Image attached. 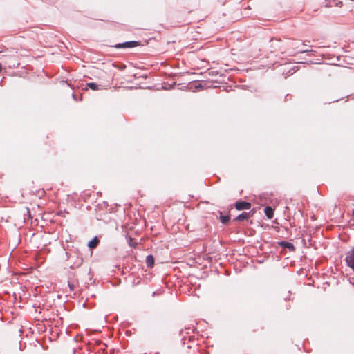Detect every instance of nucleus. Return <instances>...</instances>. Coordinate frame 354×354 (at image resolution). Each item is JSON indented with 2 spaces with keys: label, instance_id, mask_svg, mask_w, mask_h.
Masks as SVG:
<instances>
[{
  "label": "nucleus",
  "instance_id": "f257e3e1",
  "mask_svg": "<svg viewBox=\"0 0 354 354\" xmlns=\"http://www.w3.org/2000/svg\"><path fill=\"white\" fill-rule=\"evenodd\" d=\"M276 50L281 53H285L287 50H295L297 48V44L294 41L282 43L280 40L277 41Z\"/></svg>",
  "mask_w": 354,
  "mask_h": 354
},
{
  "label": "nucleus",
  "instance_id": "f03ea898",
  "mask_svg": "<svg viewBox=\"0 0 354 354\" xmlns=\"http://www.w3.org/2000/svg\"><path fill=\"white\" fill-rule=\"evenodd\" d=\"M6 64L9 68H15L19 66V57L18 55L9 56L6 58Z\"/></svg>",
  "mask_w": 354,
  "mask_h": 354
},
{
  "label": "nucleus",
  "instance_id": "7ed1b4c3",
  "mask_svg": "<svg viewBox=\"0 0 354 354\" xmlns=\"http://www.w3.org/2000/svg\"><path fill=\"white\" fill-rule=\"evenodd\" d=\"M346 265L354 270V247L346 254Z\"/></svg>",
  "mask_w": 354,
  "mask_h": 354
},
{
  "label": "nucleus",
  "instance_id": "20e7f679",
  "mask_svg": "<svg viewBox=\"0 0 354 354\" xmlns=\"http://www.w3.org/2000/svg\"><path fill=\"white\" fill-rule=\"evenodd\" d=\"M140 42L138 41H128V42H124V43H122V44H115L114 46L115 48H134V47H136V46H140Z\"/></svg>",
  "mask_w": 354,
  "mask_h": 354
},
{
  "label": "nucleus",
  "instance_id": "39448f33",
  "mask_svg": "<svg viewBox=\"0 0 354 354\" xmlns=\"http://www.w3.org/2000/svg\"><path fill=\"white\" fill-rule=\"evenodd\" d=\"M237 210L249 209L251 207V203L246 201H238L235 204Z\"/></svg>",
  "mask_w": 354,
  "mask_h": 354
},
{
  "label": "nucleus",
  "instance_id": "423d86ee",
  "mask_svg": "<svg viewBox=\"0 0 354 354\" xmlns=\"http://www.w3.org/2000/svg\"><path fill=\"white\" fill-rule=\"evenodd\" d=\"M252 216V214L250 212H243L239 214L236 218V221H242L244 220H248Z\"/></svg>",
  "mask_w": 354,
  "mask_h": 354
},
{
  "label": "nucleus",
  "instance_id": "0eeeda50",
  "mask_svg": "<svg viewBox=\"0 0 354 354\" xmlns=\"http://www.w3.org/2000/svg\"><path fill=\"white\" fill-rule=\"evenodd\" d=\"M279 245L283 248L289 249L290 251H294L295 250L294 245L290 242L282 241L279 243Z\"/></svg>",
  "mask_w": 354,
  "mask_h": 354
},
{
  "label": "nucleus",
  "instance_id": "6e6552de",
  "mask_svg": "<svg viewBox=\"0 0 354 354\" xmlns=\"http://www.w3.org/2000/svg\"><path fill=\"white\" fill-rule=\"evenodd\" d=\"M264 212L268 218H270V219L272 218V217L274 216V212L271 207L267 206L264 209Z\"/></svg>",
  "mask_w": 354,
  "mask_h": 354
},
{
  "label": "nucleus",
  "instance_id": "1a4fd4ad",
  "mask_svg": "<svg viewBox=\"0 0 354 354\" xmlns=\"http://www.w3.org/2000/svg\"><path fill=\"white\" fill-rule=\"evenodd\" d=\"M146 264L147 267L151 268L154 265V258L152 255H148L146 257Z\"/></svg>",
  "mask_w": 354,
  "mask_h": 354
},
{
  "label": "nucleus",
  "instance_id": "9d476101",
  "mask_svg": "<svg viewBox=\"0 0 354 354\" xmlns=\"http://www.w3.org/2000/svg\"><path fill=\"white\" fill-rule=\"evenodd\" d=\"M334 6L341 7L342 6V1L337 2L335 0H332V1H329L328 4L326 5V7H332Z\"/></svg>",
  "mask_w": 354,
  "mask_h": 354
},
{
  "label": "nucleus",
  "instance_id": "9b49d317",
  "mask_svg": "<svg viewBox=\"0 0 354 354\" xmlns=\"http://www.w3.org/2000/svg\"><path fill=\"white\" fill-rule=\"evenodd\" d=\"M98 243H99L98 239L97 238H95L88 243V246L91 248H94L97 245Z\"/></svg>",
  "mask_w": 354,
  "mask_h": 354
},
{
  "label": "nucleus",
  "instance_id": "f8f14e48",
  "mask_svg": "<svg viewBox=\"0 0 354 354\" xmlns=\"http://www.w3.org/2000/svg\"><path fill=\"white\" fill-rule=\"evenodd\" d=\"M67 288H68V291L71 292L75 288V285L73 283H70L69 281L67 282L66 286L64 288V290L66 292H68Z\"/></svg>",
  "mask_w": 354,
  "mask_h": 354
},
{
  "label": "nucleus",
  "instance_id": "ddd939ff",
  "mask_svg": "<svg viewBox=\"0 0 354 354\" xmlns=\"http://www.w3.org/2000/svg\"><path fill=\"white\" fill-rule=\"evenodd\" d=\"M220 220L223 224H226L230 221V216H223L221 214L220 216Z\"/></svg>",
  "mask_w": 354,
  "mask_h": 354
},
{
  "label": "nucleus",
  "instance_id": "4468645a",
  "mask_svg": "<svg viewBox=\"0 0 354 354\" xmlns=\"http://www.w3.org/2000/svg\"><path fill=\"white\" fill-rule=\"evenodd\" d=\"M129 245L133 247H136V242H135L132 239H129Z\"/></svg>",
  "mask_w": 354,
  "mask_h": 354
},
{
  "label": "nucleus",
  "instance_id": "2eb2a0df",
  "mask_svg": "<svg viewBox=\"0 0 354 354\" xmlns=\"http://www.w3.org/2000/svg\"><path fill=\"white\" fill-rule=\"evenodd\" d=\"M88 86L91 88H95V84H93V83H91V84H88Z\"/></svg>",
  "mask_w": 354,
  "mask_h": 354
},
{
  "label": "nucleus",
  "instance_id": "dca6fc26",
  "mask_svg": "<svg viewBox=\"0 0 354 354\" xmlns=\"http://www.w3.org/2000/svg\"><path fill=\"white\" fill-rule=\"evenodd\" d=\"M313 50H301L299 51V53H307V52H313Z\"/></svg>",
  "mask_w": 354,
  "mask_h": 354
},
{
  "label": "nucleus",
  "instance_id": "f3484780",
  "mask_svg": "<svg viewBox=\"0 0 354 354\" xmlns=\"http://www.w3.org/2000/svg\"><path fill=\"white\" fill-rule=\"evenodd\" d=\"M194 88H201V85L200 84L194 85Z\"/></svg>",
  "mask_w": 354,
  "mask_h": 354
},
{
  "label": "nucleus",
  "instance_id": "a211bd4d",
  "mask_svg": "<svg viewBox=\"0 0 354 354\" xmlns=\"http://www.w3.org/2000/svg\"><path fill=\"white\" fill-rule=\"evenodd\" d=\"M2 70V66H1V64L0 63V72Z\"/></svg>",
  "mask_w": 354,
  "mask_h": 354
}]
</instances>
